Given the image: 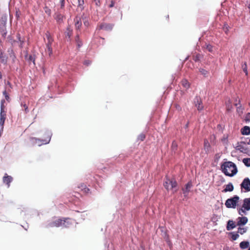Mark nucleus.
I'll list each match as a JSON object with an SVG mask.
<instances>
[{
    "label": "nucleus",
    "instance_id": "obj_1",
    "mask_svg": "<svg viewBox=\"0 0 250 250\" xmlns=\"http://www.w3.org/2000/svg\"><path fill=\"white\" fill-rule=\"evenodd\" d=\"M221 168L226 175L230 177L234 176L237 172L236 165L230 161L223 163L221 166Z\"/></svg>",
    "mask_w": 250,
    "mask_h": 250
},
{
    "label": "nucleus",
    "instance_id": "obj_2",
    "mask_svg": "<svg viewBox=\"0 0 250 250\" xmlns=\"http://www.w3.org/2000/svg\"><path fill=\"white\" fill-rule=\"evenodd\" d=\"M5 100L2 99L0 101V136L3 131V125L6 118V110L4 105Z\"/></svg>",
    "mask_w": 250,
    "mask_h": 250
},
{
    "label": "nucleus",
    "instance_id": "obj_3",
    "mask_svg": "<svg viewBox=\"0 0 250 250\" xmlns=\"http://www.w3.org/2000/svg\"><path fill=\"white\" fill-rule=\"evenodd\" d=\"M163 185L167 190H172L173 192L175 193L178 191L177 183L174 179H169L166 178L164 182Z\"/></svg>",
    "mask_w": 250,
    "mask_h": 250
},
{
    "label": "nucleus",
    "instance_id": "obj_4",
    "mask_svg": "<svg viewBox=\"0 0 250 250\" xmlns=\"http://www.w3.org/2000/svg\"><path fill=\"white\" fill-rule=\"evenodd\" d=\"M239 200V197L237 195H235L232 198L227 199L226 201L225 205L228 208H235Z\"/></svg>",
    "mask_w": 250,
    "mask_h": 250
},
{
    "label": "nucleus",
    "instance_id": "obj_5",
    "mask_svg": "<svg viewBox=\"0 0 250 250\" xmlns=\"http://www.w3.org/2000/svg\"><path fill=\"white\" fill-rule=\"evenodd\" d=\"M6 18L5 17H1L0 19V33L3 38H5L7 35V31L6 28Z\"/></svg>",
    "mask_w": 250,
    "mask_h": 250
},
{
    "label": "nucleus",
    "instance_id": "obj_6",
    "mask_svg": "<svg viewBox=\"0 0 250 250\" xmlns=\"http://www.w3.org/2000/svg\"><path fill=\"white\" fill-rule=\"evenodd\" d=\"M242 208L244 209L239 208L238 210L239 214L241 215H243L241 212L245 213V210H249L250 209V198H245L244 200Z\"/></svg>",
    "mask_w": 250,
    "mask_h": 250
},
{
    "label": "nucleus",
    "instance_id": "obj_7",
    "mask_svg": "<svg viewBox=\"0 0 250 250\" xmlns=\"http://www.w3.org/2000/svg\"><path fill=\"white\" fill-rule=\"evenodd\" d=\"M194 104L198 111H201L204 109V106L201 98L196 96L194 99Z\"/></svg>",
    "mask_w": 250,
    "mask_h": 250
},
{
    "label": "nucleus",
    "instance_id": "obj_8",
    "mask_svg": "<svg viewBox=\"0 0 250 250\" xmlns=\"http://www.w3.org/2000/svg\"><path fill=\"white\" fill-rule=\"evenodd\" d=\"M113 25L110 23H102L99 24L97 27V30H104L111 31L112 29Z\"/></svg>",
    "mask_w": 250,
    "mask_h": 250
},
{
    "label": "nucleus",
    "instance_id": "obj_9",
    "mask_svg": "<svg viewBox=\"0 0 250 250\" xmlns=\"http://www.w3.org/2000/svg\"><path fill=\"white\" fill-rule=\"evenodd\" d=\"M65 222V220H62L61 219H58L49 223L48 224V226L49 227H59L62 225H64Z\"/></svg>",
    "mask_w": 250,
    "mask_h": 250
},
{
    "label": "nucleus",
    "instance_id": "obj_10",
    "mask_svg": "<svg viewBox=\"0 0 250 250\" xmlns=\"http://www.w3.org/2000/svg\"><path fill=\"white\" fill-rule=\"evenodd\" d=\"M240 186L246 191H250V180L248 178H245Z\"/></svg>",
    "mask_w": 250,
    "mask_h": 250
},
{
    "label": "nucleus",
    "instance_id": "obj_11",
    "mask_svg": "<svg viewBox=\"0 0 250 250\" xmlns=\"http://www.w3.org/2000/svg\"><path fill=\"white\" fill-rule=\"evenodd\" d=\"M31 141L32 142L33 144H38V146H41L43 144H46L49 142L50 140V138H49V140L48 141L45 140H42L40 139L32 137L30 138Z\"/></svg>",
    "mask_w": 250,
    "mask_h": 250
},
{
    "label": "nucleus",
    "instance_id": "obj_12",
    "mask_svg": "<svg viewBox=\"0 0 250 250\" xmlns=\"http://www.w3.org/2000/svg\"><path fill=\"white\" fill-rule=\"evenodd\" d=\"M54 18L58 23L61 24L63 22L65 17L60 12H56L54 15Z\"/></svg>",
    "mask_w": 250,
    "mask_h": 250
},
{
    "label": "nucleus",
    "instance_id": "obj_13",
    "mask_svg": "<svg viewBox=\"0 0 250 250\" xmlns=\"http://www.w3.org/2000/svg\"><path fill=\"white\" fill-rule=\"evenodd\" d=\"M74 22L76 30H80L82 25V22L81 17L76 16L74 19Z\"/></svg>",
    "mask_w": 250,
    "mask_h": 250
},
{
    "label": "nucleus",
    "instance_id": "obj_14",
    "mask_svg": "<svg viewBox=\"0 0 250 250\" xmlns=\"http://www.w3.org/2000/svg\"><path fill=\"white\" fill-rule=\"evenodd\" d=\"M7 52L10 58L12 59V63H15L16 60V56L13 50V47H11L7 50Z\"/></svg>",
    "mask_w": 250,
    "mask_h": 250
},
{
    "label": "nucleus",
    "instance_id": "obj_15",
    "mask_svg": "<svg viewBox=\"0 0 250 250\" xmlns=\"http://www.w3.org/2000/svg\"><path fill=\"white\" fill-rule=\"evenodd\" d=\"M13 178L11 176H9L5 173L3 177V182L7 185L8 188L10 187V184L12 181Z\"/></svg>",
    "mask_w": 250,
    "mask_h": 250
},
{
    "label": "nucleus",
    "instance_id": "obj_16",
    "mask_svg": "<svg viewBox=\"0 0 250 250\" xmlns=\"http://www.w3.org/2000/svg\"><path fill=\"white\" fill-rule=\"evenodd\" d=\"M45 37L47 40V42L46 43V46H52V44L54 41V40L53 38L51 37L49 32H46V33H45Z\"/></svg>",
    "mask_w": 250,
    "mask_h": 250
},
{
    "label": "nucleus",
    "instance_id": "obj_17",
    "mask_svg": "<svg viewBox=\"0 0 250 250\" xmlns=\"http://www.w3.org/2000/svg\"><path fill=\"white\" fill-rule=\"evenodd\" d=\"M237 226L244 225L248 222V218L246 217H239L237 219Z\"/></svg>",
    "mask_w": 250,
    "mask_h": 250
},
{
    "label": "nucleus",
    "instance_id": "obj_18",
    "mask_svg": "<svg viewBox=\"0 0 250 250\" xmlns=\"http://www.w3.org/2000/svg\"><path fill=\"white\" fill-rule=\"evenodd\" d=\"M8 57L4 55V53L1 50L0 51V62L4 64H6Z\"/></svg>",
    "mask_w": 250,
    "mask_h": 250
},
{
    "label": "nucleus",
    "instance_id": "obj_19",
    "mask_svg": "<svg viewBox=\"0 0 250 250\" xmlns=\"http://www.w3.org/2000/svg\"><path fill=\"white\" fill-rule=\"evenodd\" d=\"M234 189L232 183H229L228 185H225V188L223 190V192H231Z\"/></svg>",
    "mask_w": 250,
    "mask_h": 250
},
{
    "label": "nucleus",
    "instance_id": "obj_20",
    "mask_svg": "<svg viewBox=\"0 0 250 250\" xmlns=\"http://www.w3.org/2000/svg\"><path fill=\"white\" fill-rule=\"evenodd\" d=\"M242 134L248 135L250 134V127L248 126H245L241 129Z\"/></svg>",
    "mask_w": 250,
    "mask_h": 250
},
{
    "label": "nucleus",
    "instance_id": "obj_21",
    "mask_svg": "<svg viewBox=\"0 0 250 250\" xmlns=\"http://www.w3.org/2000/svg\"><path fill=\"white\" fill-rule=\"evenodd\" d=\"M236 227L234 222L232 220H229L228 222L227 229L228 230L234 229Z\"/></svg>",
    "mask_w": 250,
    "mask_h": 250
},
{
    "label": "nucleus",
    "instance_id": "obj_22",
    "mask_svg": "<svg viewBox=\"0 0 250 250\" xmlns=\"http://www.w3.org/2000/svg\"><path fill=\"white\" fill-rule=\"evenodd\" d=\"M11 92V90L10 89H8V92H7V91L6 90H5L2 92V94L5 99V100H4L5 101L6 100L8 102H10V100H11L10 98L8 93V92Z\"/></svg>",
    "mask_w": 250,
    "mask_h": 250
},
{
    "label": "nucleus",
    "instance_id": "obj_23",
    "mask_svg": "<svg viewBox=\"0 0 250 250\" xmlns=\"http://www.w3.org/2000/svg\"><path fill=\"white\" fill-rule=\"evenodd\" d=\"M182 85L185 88L188 89L189 87L190 84L186 79H183L181 82Z\"/></svg>",
    "mask_w": 250,
    "mask_h": 250
},
{
    "label": "nucleus",
    "instance_id": "obj_24",
    "mask_svg": "<svg viewBox=\"0 0 250 250\" xmlns=\"http://www.w3.org/2000/svg\"><path fill=\"white\" fill-rule=\"evenodd\" d=\"M45 52L47 53L49 57H51L53 54V50L52 46H46Z\"/></svg>",
    "mask_w": 250,
    "mask_h": 250
},
{
    "label": "nucleus",
    "instance_id": "obj_25",
    "mask_svg": "<svg viewBox=\"0 0 250 250\" xmlns=\"http://www.w3.org/2000/svg\"><path fill=\"white\" fill-rule=\"evenodd\" d=\"M192 186V184L188 182L186 185L185 188H183V191L184 193L188 192L189 189L191 188Z\"/></svg>",
    "mask_w": 250,
    "mask_h": 250
},
{
    "label": "nucleus",
    "instance_id": "obj_26",
    "mask_svg": "<svg viewBox=\"0 0 250 250\" xmlns=\"http://www.w3.org/2000/svg\"><path fill=\"white\" fill-rule=\"evenodd\" d=\"M249 246V243L247 241H242L240 243V247L241 249H246Z\"/></svg>",
    "mask_w": 250,
    "mask_h": 250
},
{
    "label": "nucleus",
    "instance_id": "obj_27",
    "mask_svg": "<svg viewBox=\"0 0 250 250\" xmlns=\"http://www.w3.org/2000/svg\"><path fill=\"white\" fill-rule=\"evenodd\" d=\"M78 7L80 8L81 10H83L84 9V0H78Z\"/></svg>",
    "mask_w": 250,
    "mask_h": 250
},
{
    "label": "nucleus",
    "instance_id": "obj_28",
    "mask_svg": "<svg viewBox=\"0 0 250 250\" xmlns=\"http://www.w3.org/2000/svg\"><path fill=\"white\" fill-rule=\"evenodd\" d=\"M75 41L77 43V45L78 47H80L82 46L83 43L80 40L79 36L78 34L77 35L75 39Z\"/></svg>",
    "mask_w": 250,
    "mask_h": 250
},
{
    "label": "nucleus",
    "instance_id": "obj_29",
    "mask_svg": "<svg viewBox=\"0 0 250 250\" xmlns=\"http://www.w3.org/2000/svg\"><path fill=\"white\" fill-rule=\"evenodd\" d=\"M243 162L247 167H250V158H244Z\"/></svg>",
    "mask_w": 250,
    "mask_h": 250
},
{
    "label": "nucleus",
    "instance_id": "obj_30",
    "mask_svg": "<svg viewBox=\"0 0 250 250\" xmlns=\"http://www.w3.org/2000/svg\"><path fill=\"white\" fill-rule=\"evenodd\" d=\"M199 72L201 73L202 75L206 77L207 76L208 74V72L203 68H200Z\"/></svg>",
    "mask_w": 250,
    "mask_h": 250
},
{
    "label": "nucleus",
    "instance_id": "obj_31",
    "mask_svg": "<svg viewBox=\"0 0 250 250\" xmlns=\"http://www.w3.org/2000/svg\"><path fill=\"white\" fill-rule=\"evenodd\" d=\"M146 138V135L144 133H141L138 136V140L141 141H143Z\"/></svg>",
    "mask_w": 250,
    "mask_h": 250
},
{
    "label": "nucleus",
    "instance_id": "obj_32",
    "mask_svg": "<svg viewBox=\"0 0 250 250\" xmlns=\"http://www.w3.org/2000/svg\"><path fill=\"white\" fill-rule=\"evenodd\" d=\"M237 149L242 152H245L247 150L243 146L241 145L238 146H237Z\"/></svg>",
    "mask_w": 250,
    "mask_h": 250
},
{
    "label": "nucleus",
    "instance_id": "obj_33",
    "mask_svg": "<svg viewBox=\"0 0 250 250\" xmlns=\"http://www.w3.org/2000/svg\"><path fill=\"white\" fill-rule=\"evenodd\" d=\"M246 232V229H245V228H241L239 227L238 229V232L240 233L241 234H243L244 233H245Z\"/></svg>",
    "mask_w": 250,
    "mask_h": 250
},
{
    "label": "nucleus",
    "instance_id": "obj_34",
    "mask_svg": "<svg viewBox=\"0 0 250 250\" xmlns=\"http://www.w3.org/2000/svg\"><path fill=\"white\" fill-rule=\"evenodd\" d=\"M223 29L226 34H228L229 31V26L227 24H225Z\"/></svg>",
    "mask_w": 250,
    "mask_h": 250
},
{
    "label": "nucleus",
    "instance_id": "obj_35",
    "mask_svg": "<svg viewBox=\"0 0 250 250\" xmlns=\"http://www.w3.org/2000/svg\"><path fill=\"white\" fill-rule=\"evenodd\" d=\"M93 2L97 7H100L101 5V0H93Z\"/></svg>",
    "mask_w": 250,
    "mask_h": 250
},
{
    "label": "nucleus",
    "instance_id": "obj_36",
    "mask_svg": "<svg viewBox=\"0 0 250 250\" xmlns=\"http://www.w3.org/2000/svg\"><path fill=\"white\" fill-rule=\"evenodd\" d=\"M67 36L70 38L72 34V30L70 29L69 28H67Z\"/></svg>",
    "mask_w": 250,
    "mask_h": 250
},
{
    "label": "nucleus",
    "instance_id": "obj_37",
    "mask_svg": "<svg viewBox=\"0 0 250 250\" xmlns=\"http://www.w3.org/2000/svg\"><path fill=\"white\" fill-rule=\"evenodd\" d=\"M239 237V234L238 233L232 234L231 238L233 240H236Z\"/></svg>",
    "mask_w": 250,
    "mask_h": 250
},
{
    "label": "nucleus",
    "instance_id": "obj_38",
    "mask_svg": "<svg viewBox=\"0 0 250 250\" xmlns=\"http://www.w3.org/2000/svg\"><path fill=\"white\" fill-rule=\"evenodd\" d=\"M245 120L246 122H250V113H248L246 114Z\"/></svg>",
    "mask_w": 250,
    "mask_h": 250
},
{
    "label": "nucleus",
    "instance_id": "obj_39",
    "mask_svg": "<svg viewBox=\"0 0 250 250\" xmlns=\"http://www.w3.org/2000/svg\"><path fill=\"white\" fill-rule=\"evenodd\" d=\"M22 105L24 108V110L25 112V113L28 112L29 110H28V106L26 104H24Z\"/></svg>",
    "mask_w": 250,
    "mask_h": 250
},
{
    "label": "nucleus",
    "instance_id": "obj_40",
    "mask_svg": "<svg viewBox=\"0 0 250 250\" xmlns=\"http://www.w3.org/2000/svg\"><path fill=\"white\" fill-rule=\"evenodd\" d=\"M60 3H61V8L63 9L64 7V3H65L64 0H60Z\"/></svg>",
    "mask_w": 250,
    "mask_h": 250
},
{
    "label": "nucleus",
    "instance_id": "obj_41",
    "mask_svg": "<svg viewBox=\"0 0 250 250\" xmlns=\"http://www.w3.org/2000/svg\"><path fill=\"white\" fill-rule=\"evenodd\" d=\"M91 63V62L89 60H85L83 62V64L86 66H88Z\"/></svg>",
    "mask_w": 250,
    "mask_h": 250
},
{
    "label": "nucleus",
    "instance_id": "obj_42",
    "mask_svg": "<svg viewBox=\"0 0 250 250\" xmlns=\"http://www.w3.org/2000/svg\"><path fill=\"white\" fill-rule=\"evenodd\" d=\"M83 24L85 26H88L89 25V22H88V21L87 20H85L84 21H83Z\"/></svg>",
    "mask_w": 250,
    "mask_h": 250
},
{
    "label": "nucleus",
    "instance_id": "obj_43",
    "mask_svg": "<svg viewBox=\"0 0 250 250\" xmlns=\"http://www.w3.org/2000/svg\"><path fill=\"white\" fill-rule=\"evenodd\" d=\"M20 42V44L19 45V46L21 48H22L23 47V44L24 43V40H22L21 41H19Z\"/></svg>",
    "mask_w": 250,
    "mask_h": 250
},
{
    "label": "nucleus",
    "instance_id": "obj_44",
    "mask_svg": "<svg viewBox=\"0 0 250 250\" xmlns=\"http://www.w3.org/2000/svg\"><path fill=\"white\" fill-rule=\"evenodd\" d=\"M29 60H30L31 61H32L34 63L35 62V59L31 55L29 56Z\"/></svg>",
    "mask_w": 250,
    "mask_h": 250
},
{
    "label": "nucleus",
    "instance_id": "obj_45",
    "mask_svg": "<svg viewBox=\"0 0 250 250\" xmlns=\"http://www.w3.org/2000/svg\"><path fill=\"white\" fill-rule=\"evenodd\" d=\"M7 85H8L9 87V88H10L9 89H10L12 88V84H11V83L10 82H9V81L7 82Z\"/></svg>",
    "mask_w": 250,
    "mask_h": 250
},
{
    "label": "nucleus",
    "instance_id": "obj_46",
    "mask_svg": "<svg viewBox=\"0 0 250 250\" xmlns=\"http://www.w3.org/2000/svg\"><path fill=\"white\" fill-rule=\"evenodd\" d=\"M45 11V13L48 14L49 15H50V14H51V10H50V9L47 8Z\"/></svg>",
    "mask_w": 250,
    "mask_h": 250
},
{
    "label": "nucleus",
    "instance_id": "obj_47",
    "mask_svg": "<svg viewBox=\"0 0 250 250\" xmlns=\"http://www.w3.org/2000/svg\"><path fill=\"white\" fill-rule=\"evenodd\" d=\"M207 48H208V51H209V52H211V51H212V46H211V45H208V46H207Z\"/></svg>",
    "mask_w": 250,
    "mask_h": 250
},
{
    "label": "nucleus",
    "instance_id": "obj_48",
    "mask_svg": "<svg viewBox=\"0 0 250 250\" xmlns=\"http://www.w3.org/2000/svg\"><path fill=\"white\" fill-rule=\"evenodd\" d=\"M17 37L19 41H21V35L20 34H19V33L17 34Z\"/></svg>",
    "mask_w": 250,
    "mask_h": 250
},
{
    "label": "nucleus",
    "instance_id": "obj_49",
    "mask_svg": "<svg viewBox=\"0 0 250 250\" xmlns=\"http://www.w3.org/2000/svg\"><path fill=\"white\" fill-rule=\"evenodd\" d=\"M114 2L113 1H111V4L109 5V7H112L114 6Z\"/></svg>",
    "mask_w": 250,
    "mask_h": 250
},
{
    "label": "nucleus",
    "instance_id": "obj_50",
    "mask_svg": "<svg viewBox=\"0 0 250 250\" xmlns=\"http://www.w3.org/2000/svg\"><path fill=\"white\" fill-rule=\"evenodd\" d=\"M195 62H197L199 60L198 55H196V58L194 59Z\"/></svg>",
    "mask_w": 250,
    "mask_h": 250
},
{
    "label": "nucleus",
    "instance_id": "obj_51",
    "mask_svg": "<svg viewBox=\"0 0 250 250\" xmlns=\"http://www.w3.org/2000/svg\"><path fill=\"white\" fill-rule=\"evenodd\" d=\"M2 78V74L1 73V72L0 71V79H1Z\"/></svg>",
    "mask_w": 250,
    "mask_h": 250
},
{
    "label": "nucleus",
    "instance_id": "obj_52",
    "mask_svg": "<svg viewBox=\"0 0 250 250\" xmlns=\"http://www.w3.org/2000/svg\"><path fill=\"white\" fill-rule=\"evenodd\" d=\"M16 42V41H14H14H11V44H12V45H13V43H14V42Z\"/></svg>",
    "mask_w": 250,
    "mask_h": 250
},
{
    "label": "nucleus",
    "instance_id": "obj_53",
    "mask_svg": "<svg viewBox=\"0 0 250 250\" xmlns=\"http://www.w3.org/2000/svg\"><path fill=\"white\" fill-rule=\"evenodd\" d=\"M89 189L88 188H85V192H87V191H89Z\"/></svg>",
    "mask_w": 250,
    "mask_h": 250
},
{
    "label": "nucleus",
    "instance_id": "obj_54",
    "mask_svg": "<svg viewBox=\"0 0 250 250\" xmlns=\"http://www.w3.org/2000/svg\"><path fill=\"white\" fill-rule=\"evenodd\" d=\"M244 71L245 72H247V70H246V69H244Z\"/></svg>",
    "mask_w": 250,
    "mask_h": 250
},
{
    "label": "nucleus",
    "instance_id": "obj_55",
    "mask_svg": "<svg viewBox=\"0 0 250 250\" xmlns=\"http://www.w3.org/2000/svg\"><path fill=\"white\" fill-rule=\"evenodd\" d=\"M248 250H250V247L249 248Z\"/></svg>",
    "mask_w": 250,
    "mask_h": 250
}]
</instances>
